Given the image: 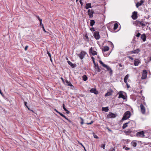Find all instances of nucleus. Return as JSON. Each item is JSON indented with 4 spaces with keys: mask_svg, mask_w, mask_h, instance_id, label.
Here are the masks:
<instances>
[{
    "mask_svg": "<svg viewBox=\"0 0 151 151\" xmlns=\"http://www.w3.org/2000/svg\"><path fill=\"white\" fill-rule=\"evenodd\" d=\"M80 119L81 120V124H83L84 123V122H83L84 120L81 117H80Z\"/></svg>",
    "mask_w": 151,
    "mask_h": 151,
    "instance_id": "35",
    "label": "nucleus"
},
{
    "mask_svg": "<svg viewBox=\"0 0 151 151\" xmlns=\"http://www.w3.org/2000/svg\"><path fill=\"white\" fill-rule=\"evenodd\" d=\"M93 36L96 40H99L100 38L99 32V31H95L93 34Z\"/></svg>",
    "mask_w": 151,
    "mask_h": 151,
    "instance_id": "4",
    "label": "nucleus"
},
{
    "mask_svg": "<svg viewBox=\"0 0 151 151\" xmlns=\"http://www.w3.org/2000/svg\"><path fill=\"white\" fill-rule=\"evenodd\" d=\"M145 25H147V24H148V25H149L150 24V23L149 22H145Z\"/></svg>",
    "mask_w": 151,
    "mask_h": 151,
    "instance_id": "59",
    "label": "nucleus"
},
{
    "mask_svg": "<svg viewBox=\"0 0 151 151\" xmlns=\"http://www.w3.org/2000/svg\"><path fill=\"white\" fill-rule=\"evenodd\" d=\"M24 104L25 105V106L27 107V106H28L27 105V102H24Z\"/></svg>",
    "mask_w": 151,
    "mask_h": 151,
    "instance_id": "57",
    "label": "nucleus"
},
{
    "mask_svg": "<svg viewBox=\"0 0 151 151\" xmlns=\"http://www.w3.org/2000/svg\"><path fill=\"white\" fill-rule=\"evenodd\" d=\"M141 111L143 114H144L145 112V107L142 104H141L140 105Z\"/></svg>",
    "mask_w": 151,
    "mask_h": 151,
    "instance_id": "11",
    "label": "nucleus"
},
{
    "mask_svg": "<svg viewBox=\"0 0 151 151\" xmlns=\"http://www.w3.org/2000/svg\"><path fill=\"white\" fill-rule=\"evenodd\" d=\"M107 129H108V130L109 131H111V129H110L109 128H107Z\"/></svg>",
    "mask_w": 151,
    "mask_h": 151,
    "instance_id": "64",
    "label": "nucleus"
},
{
    "mask_svg": "<svg viewBox=\"0 0 151 151\" xmlns=\"http://www.w3.org/2000/svg\"><path fill=\"white\" fill-rule=\"evenodd\" d=\"M126 150H130V148H129V147H125V146L124 147H123Z\"/></svg>",
    "mask_w": 151,
    "mask_h": 151,
    "instance_id": "37",
    "label": "nucleus"
},
{
    "mask_svg": "<svg viewBox=\"0 0 151 151\" xmlns=\"http://www.w3.org/2000/svg\"><path fill=\"white\" fill-rule=\"evenodd\" d=\"M91 58L92 59V60H95V59L93 57V56L91 57Z\"/></svg>",
    "mask_w": 151,
    "mask_h": 151,
    "instance_id": "60",
    "label": "nucleus"
},
{
    "mask_svg": "<svg viewBox=\"0 0 151 151\" xmlns=\"http://www.w3.org/2000/svg\"><path fill=\"white\" fill-rule=\"evenodd\" d=\"M131 115V113L129 111H126L124 114L122 120H125L128 119Z\"/></svg>",
    "mask_w": 151,
    "mask_h": 151,
    "instance_id": "3",
    "label": "nucleus"
},
{
    "mask_svg": "<svg viewBox=\"0 0 151 151\" xmlns=\"http://www.w3.org/2000/svg\"><path fill=\"white\" fill-rule=\"evenodd\" d=\"M140 33L139 32H138L136 35V36L137 37H139L140 36Z\"/></svg>",
    "mask_w": 151,
    "mask_h": 151,
    "instance_id": "42",
    "label": "nucleus"
},
{
    "mask_svg": "<svg viewBox=\"0 0 151 151\" xmlns=\"http://www.w3.org/2000/svg\"><path fill=\"white\" fill-rule=\"evenodd\" d=\"M126 84H127V88H130V86H129L128 84V83H126Z\"/></svg>",
    "mask_w": 151,
    "mask_h": 151,
    "instance_id": "55",
    "label": "nucleus"
},
{
    "mask_svg": "<svg viewBox=\"0 0 151 151\" xmlns=\"http://www.w3.org/2000/svg\"><path fill=\"white\" fill-rule=\"evenodd\" d=\"M27 108L30 111L31 109H30V108L28 107V106H27Z\"/></svg>",
    "mask_w": 151,
    "mask_h": 151,
    "instance_id": "62",
    "label": "nucleus"
},
{
    "mask_svg": "<svg viewBox=\"0 0 151 151\" xmlns=\"http://www.w3.org/2000/svg\"><path fill=\"white\" fill-rule=\"evenodd\" d=\"M0 93L2 95L3 93H2V92H1V90L0 89Z\"/></svg>",
    "mask_w": 151,
    "mask_h": 151,
    "instance_id": "63",
    "label": "nucleus"
},
{
    "mask_svg": "<svg viewBox=\"0 0 151 151\" xmlns=\"http://www.w3.org/2000/svg\"><path fill=\"white\" fill-rule=\"evenodd\" d=\"M140 51V50L139 48H138L136 50L131 51V52L133 53H138Z\"/></svg>",
    "mask_w": 151,
    "mask_h": 151,
    "instance_id": "21",
    "label": "nucleus"
},
{
    "mask_svg": "<svg viewBox=\"0 0 151 151\" xmlns=\"http://www.w3.org/2000/svg\"><path fill=\"white\" fill-rule=\"evenodd\" d=\"M42 27L43 28V29L44 31L45 32H46V31L45 29V28H44L43 24H42Z\"/></svg>",
    "mask_w": 151,
    "mask_h": 151,
    "instance_id": "46",
    "label": "nucleus"
},
{
    "mask_svg": "<svg viewBox=\"0 0 151 151\" xmlns=\"http://www.w3.org/2000/svg\"><path fill=\"white\" fill-rule=\"evenodd\" d=\"M42 20H40V25L42 27V24H42Z\"/></svg>",
    "mask_w": 151,
    "mask_h": 151,
    "instance_id": "50",
    "label": "nucleus"
},
{
    "mask_svg": "<svg viewBox=\"0 0 151 151\" xmlns=\"http://www.w3.org/2000/svg\"><path fill=\"white\" fill-rule=\"evenodd\" d=\"M70 88L72 89H73L74 87V86L72 85H71L70 86Z\"/></svg>",
    "mask_w": 151,
    "mask_h": 151,
    "instance_id": "53",
    "label": "nucleus"
},
{
    "mask_svg": "<svg viewBox=\"0 0 151 151\" xmlns=\"http://www.w3.org/2000/svg\"><path fill=\"white\" fill-rule=\"evenodd\" d=\"M105 144H102L101 145V147L103 149L105 148Z\"/></svg>",
    "mask_w": 151,
    "mask_h": 151,
    "instance_id": "36",
    "label": "nucleus"
},
{
    "mask_svg": "<svg viewBox=\"0 0 151 151\" xmlns=\"http://www.w3.org/2000/svg\"><path fill=\"white\" fill-rule=\"evenodd\" d=\"M78 144L80 145H81L82 147H83V148H84V146L83 145L81 142H78Z\"/></svg>",
    "mask_w": 151,
    "mask_h": 151,
    "instance_id": "49",
    "label": "nucleus"
},
{
    "mask_svg": "<svg viewBox=\"0 0 151 151\" xmlns=\"http://www.w3.org/2000/svg\"><path fill=\"white\" fill-rule=\"evenodd\" d=\"M88 13L90 18H92L93 17V14L94 13V12L92 9L91 10L89 9L88 10Z\"/></svg>",
    "mask_w": 151,
    "mask_h": 151,
    "instance_id": "5",
    "label": "nucleus"
},
{
    "mask_svg": "<svg viewBox=\"0 0 151 151\" xmlns=\"http://www.w3.org/2000/svg\"><path fill=\"white\" fill-rule=\"evenodd\" d=\"M28 46H27V45L25 47V48H24V49H25V51H26V50H27V48H28Z\"/></svg>",
    "mask_w": 151,
    "mask_h": 151,
    "instance_id": "51",
    "label": "nucleus"
},
{
    "mask_svg": "<svg viewBox=\"0 0 151 151\" xmlns=\"http://www.w3.org/2000/svg\"><path fill=\"white\" fill-rule=\"evenodd\" d=\"M90 30H91L92 31H95V29L93 27H92V28H91L90 29Z\"/></svg>",
    "mask_w": 151,
    "mask_h": 151,
    "instance_id": "45",
    "label": "nucleus"
},
{
    "mask_svg": "<svg viewBox=\"0 0 151 151\" xmlns=\"http://www.w3.org/2000/svg\"><path fill=\"white\" fill-rule=\"evenodd\" d=\"M90 92L92 93H94L95 94H97L98 93V91L96 90V88H91L90 90Z\"/></svg>",
    "mask_w": 151,
    "mask_h": 151,
    "instance_id": "14",
    "label": "nucleus"
},
{
    "mask_svg": "<svg viewBox=\"0 0 151 151\" xmlns=\"http://www.w3.org/2000/svg\"><path fill=\"white\" fill-rule=\"evenodd\" d=\"M82 77L83 80L84 81H86L88 78L87 76L86 75H83Z\"/></svg>",
    "mask_w": 151,
    "mask_h": 151,
    "instance_id": "30",
    "label": "nucleus"
},
{
    "mask_svg": "<svg viewBox=\"0 0 151 151\" xmlns=\"http://www.w3.org/2000/svg\"><path fill=\"white\" fill-rule=\"evenodd\" d=\"M63 108L64 111H65L67 109H66V108H65V105L64 104H63Z\"/></svg>",
    "mask_w": 151,
    "mask_h": 151,
    "instance_id": "38",
    "label": "nucleus"
},
{
    "mask_svg": "<svg viewBox=\"0 0 151 151\" xmlns=\"http://www.w3.org/2000/svg\"><path fill=\"white\" fill-rule=\"evenodd\" d=\"M132 131L129 129H128L127 130L124 131V133L126 135H129L130 134Z\"/></svg>",
    "mask_w": 151,
    "mask_h": 151,
    "instance_id": "26",
    "label": "nucleus"
},
{
    "mask_svg": "<svg viewBox=\"0 0 151 151\" xmlns=\"http://www.w3.org/2000/svg\"><path fill=\"white\" fill-rule=\"evenodd\" d=\"M131 144L133 147H135L137 145V143L135 142H132L131 143Z\"/></svg>",
    "mask_w": 151,
    "mask_h": 151,
    "instance_id": "33",
    "label": "nucleus"
},
{
    "mask_svg": "<svg viewBox=\"0 0 151 151\" xmlns=\"http://www.w3.org/2000/svg\"><path fill=\"white\" fill-rule=\"evenodd\" d=\"M36 17L40 21V20H42V19H40L39 16L37 15L36 16Z\"/></svg>",
    "mask_w": 151,
    "mask_h": 151,
    "instance_id": "47",
    "label": "nucleus"
},
{
    "mask_svg": "<svg viewBox=\"0 0 151 151\" xmlns=\"http://www.w3.org/2000/svg\"><path fill=\"white\" fill-rule=\"evenodd\" d=\"M128 58H129L130 59H131L132 60H134V59L133 58H132V57H131L130 56H128Z\"/></svg>",
    "mask_w": 151,
    "mask_h": 151,
    "instance_id": "40",
    "label": "nucleus"
},
{
    "mask_svg": "<svg viewBox=\"0 0 151 151\" xmlns=\"http://www.w3.org/2000/svg\"><path fill=\"white\" fill-rule=\"evenodd\" d=\"M140 62L139 60L137 59H136L134 60V64L135 66H137L138 65L139 63Z\"/></svg>",
    "mask_w": 151,
    "mask_h": 151,
    "instance_id": "18",
    "label": "nucleus"
},
{
    "mask_svg": "<svg viewBox=\"0 0 151 151\" xmlns=\"http://www.w3.org/2000/svg\"><path fill=\"white\" fill-rule=\"evenodd\" d=\"M93 122V121H91V122H90V123H86V124L88 125H90V124H92Z\"/></svg>",
    "mask_w": 151,
    "mask_h": 151,
    "instance_id": "43",
    "label": "nucleus"
},
{
    "mask_svg": "<svg viewBox=\"0 0 151 151\" xmlns=\"http://www.w3.org/2000/svg\"><path fill=\"white\" fill-rule=\"evenodd\" d=\"M59 114H60V115H61L62 117L64 118L65 119H67V118L63 114H62L61 113H59Z\"/></svg>",
    "mask_w": 151,
    "mask_h": 151,
    "instance_id": "34",
    "label": "nucleus"
},
{
    "mask_svg": "<svg viewBox=\"0 0 151 151\" xmlns=\"http://www.w3.org/2000/svg\"><path fill=\"white\" fill-rule=\"evenodd\" d=\"M118 94H119V96H118L119 98L120 99L121 98H122L124 100L126 99L125 96L123 94V91H120L119 92Z\"/></svg>",
    "mask_w": 151,
    "mask_h": 151,
    "instance_id": "10",
    "label": "nucleus"
},
{
    "mask_svg": "<svg viewBox=\"0 0 151 151\" xmlns=\"http://www.w3.org/2000/svg\"><path fill=\"white\" fill-rule=\"evenodd\" d=\"M116 117V114H114L112 113H110L109 114L107 115V117L108 118H114Z\"/></svg>",
    "mask_w": 151,
    "mask_h": 151,
    "instance_id": "9",
    "label": "nucleus"
},
{
    "mask_svg": "<svg viewBox=\"0 0 151 151\" xmlns=\"http://www.w3.org/2000/svg\"><path fill=\"white\" fill-rule=\"evenodd\" d=\"M66 120H67L70 123H72V122L69 120L68 118H67V119H66Z\"/></svg>",
    "mask_w": 151,
    "mask_h": 151,
    "instance_id": "52",
    "label": "nucleus"
},
{
    "mask_svg": "<svg viewBox=\"0 0 151 151\" xmlns=\"http://www.w3.org/2000/svg\"><path fill=\"white\" fill-rule=\"evenodd\" d=\"M113 92L112 90H111L109 92H107L105 95V96L106 97L108 96H110L112 95V93Z\"/></svg>",
    "mask_w": 151,
    "mask_h": 151,
    "instance_id": "15",
    "label": "nucleus"
},
{
    "mask_svg": "<svg viewBox=\"0 0 151 151\" xmlns=\"http://www.w3.org/2000/svg\"><path fill=\"white\" fill-rule=\"evenodd\" d=\"M65 111H66V113L67 114H69L70 113V111H68L67 109H66Z\"/></svg>",
    "mask_w": 151,
    "mask_h": 151,
    "instance_id": "48",
    "label": "nucleus"
},
{
    "mask_svg": "<svg viewBox=\"0 0 151 151\" xmlns=\"http://www.w3.org/2000/svg\"><path fill=\"white\" fill-rule=\"evenodd\" d=\"M102 110L103 111H105V112H108L109 111V109L108 107H102Z\"/></svg>",
    "mask_w": 151,
    "mask_h": 151,
    "instance_id": "25",
    "label": "nucleus"
},
{
    "mask_svg": "<svg viewBox=\"0 0 151 151\" xmlns=\"http://www.w3.org/2000/svg\"><path fill=\"white\" fill-rule=\"evenodd\" d=\"M61 80H62L63 82H64V79H63V78L61 77Z\"/></svg>",
    "mask_w": 151,
    "mask_h": 151,
    "instance_id": "61",
    "label": "nucleus"
},
{
    "mask_svg": "<svg viewBox=\"0 0 151 151\" xmlns=\"http://www.w3.org/2000/svg\"><path fill=\"white\" fill-rule=\"evenodd\" d=\"M66 83L67 85L68 86H70L71 85H72V84L70 82V81H68V80H66Z\"/></svg>",
    "mask_w": 151,
    "mask_h": 151,
    "instance_id": "32",
    "label": "nucleus"
},
{
    "mask_svg": "<svg viewBox=\"0 0 151 151\" xmlns=\"http://www.w3.org/2000/svg\"><path fill=\"white\" fill-rule=\"evenodd\" d=\"M109 47L107 46H105L104 47V49L102 50V51L104 52L107 51L109 50Z\"/></svg>",
    "mask_w": 151,
    "mask_h": 151,
    "instance_id": "24",
    "label": "nucleus"
},
{
    "mask_svg": "<svg viewBox=\"0 0 151 151\" xmlns=\"http://www.w3.org/2000/svg\"><path fill=\"white\" fill-rule=\"evenodd\" d=\"M93 64H94V66H96V65H97V64H96V63H95V60H93Z\"/></svg>",
    "mask_w": 151,
    "mask_h": 151,
    "instance_id": "54",
    "label": "nucleus"
},
{
    "mask_svg": "<svg viewBox=\"0 0 151 151\" xmlns=\"http://www.w3.org/2000/svg\"><path fill=\"white\" fill-rule=\"evenodd\" d=\"M85 8L86 9H88L89 8H91V3H87L86 4Z\"/></svg>",
    "mask_w": 151,
    "mask_h": 151,
    "instance_id": "22",
    "label": "nucleus"
},
{
    "mask_svg": "<svg viewBox=\"0 0 151 151\" xmlns=\"http://www.w3.org/2000/svg\"><path fill=\"white\" fill-rule=\"evenodd\" d=\"M132 19L135 20L137 18V12H134L132 13Z\"/></svg>",
    "mask_w": 151,
    "mask_h": 151,
    "instance_id": "13",
    "label": "nucleus"
},
{
    "mask_svg": "<svg viewBox=\"0 0 151 151\" xmlns=\"http://www.w3.org/2000/svg\"><path fill=\"white\" fill-rule=\"evenodd\" d=\"M141 38L143 41H145L146 39V36L145 34H142L141 36Z\"/></svg>",
    "mask_w": 151,
    "mask_h": 151,
    "instance_id": "20",
    "label": "nucleus"
},
{
    "mask_svg": "<svg viewBox=\"0 0 151 151\" xmlns=\"http://www.w3.org/2000/svg\"><path fill=\"white\" fill-rule=\"evenodd\" d=\"M109 151H115V150L114 148H111L110 149Z\"/></svg>",
    "mask_w": 151,
    "mask_h": 151,
    "instance_id": "41",
    "label": "nucleus"
},
{
    "mask_svg": "<svg viewBox=\"0 0 151 151\" xmlns=\"http://www.w3.org/2000/svg\"><path fill=\"white\" fill-rule=\"evenodd\" d=\"M129 77L128 74L124 78V81L126 83H127V80L128 79Z\"/></svg>",
    "mask_w": 151,
    "mask_h": 151,
    "instance_id": "23",
    "label": "nucleus"
},
{
    "mask_svg": "<svg viewBox=\"0 0 151 151\" xmlns=\"http://www.w3.org/2000/svg\"><path fill=\"white\" fill-rule=\"evenodd\" d=\"M54 110L57 113H58L59 114V113H60V112H59L56 109H54Z\"/></svg>",
    "mask_w": 151,
    "mask_h": 151,
    "instance_id": "56",
    "label": "nucleus"
},
{
    "mask_svg": "<svg viewBox=\"0 0 151 151\" xmlns=\"http://www.w3.org/2000/svg\"><path fill=\"white\" fill-rule=\"evenodd\" d=\"M84 39L85 41L88 42L89 41V38L87 34L85 35L84 37Z\"/></svg>",
    "mask_w": 151,
    "mask_h": 151,
    "instance_id": "27",
    "label": "nucleus"
},
{
    "mask_svg": "<svg viewBox=\"0 0 151 151\" xmlns=\"http://www.w3.org/2000/svg\"><path fill=\"white\" fill-rule=\"evenodd\" d=\"M147 70H143V73L141 77V79H145L147 78Z\"/></svg>",
    "mask_w": 151,
    "mask_h": 151,
    "instance_id": "6",
    "label": "nucleus"
},
{
    "mask_svg": "<svg viewBox=\"0 0 151 151\" xmlns=\"http://www.w3.org/2000/svg\"><path fill=\"white\" fill-rule=\"evenodd\" d=\"M130 122L129 121L128 122H126L123 125V126L122 127V128L123 129H124L125 128H126L127 126V124L129 123Z\"/></svg>",
    "mask_w": 151,
    "mask_h": 151,
    "instance_id": "29",
    "label": "nucleus"
},
{
    "mask_svg": "<svg viewBox=\"0 0 151 151\" xmlns=\"http://www.w3.org/2000/svg\"><path fill=\"white\" fill-rule=\"evenodd\" d=\"M93 136L95 138H96V139H98L99 138V137H98V136H97L95 134L93 133Z\"/></svg>",
    "mask_w": 151,
    "mask_h": 151,
    "instance_id": "39",
    "label": "nucleus"
},
{
    "mask_svg": "<svg viewBox=\"0 0 151 151\" xmlns=\"http://www.w3.org/2000/svg\"><path fill=\"white\" fill-rule=\"evenodd\" d=\"M47 53L48 54V56L50 57H51V54H50V52L48 51H47Z\"/></svg>",
    "mask_w": 151,
    "mask_h": 151,
    "instance_id": "44",
    "label": "nucleus"
},
{
    "mask_svg": "<svg viewBox=\"0 0 151 151\" xmlns=\"http://www.w3.org/2000/svg\"><path fill=\"white\" fill-rule=\"evenodd\" d=\"M133 24L136 26L139 27L141 26L144 27L145 26V24L144 22L143 21L141 22L138 20L134 21L133 23Z\"/></svg>",
    "mask_w": 151,
    "mask_h": 151,
    "instance_id": "2",
    "label": "nucleus"
},
{
    "mask_svg": "<svg viewBox=\"0 0 151 151\" xmlns=\"http://www.w3.org/2000/svg\"><path fill=\"white\" fill-rule=\"evenodd\" d=\"M118 26V24L117 23H115L114 24V30L116 29Z\"/></svg>",
    "mask_w": 151,
    "mask_h": 151,
    "instance_id": "31",
    "label": "nucleus"
},
{
    "mask_svg": "<svg viewBox=\"0 0 151 151\" xmlns=\"http://www.w3.org/2000/svg\"><path fill=\"white\" fill-rule=\"evenodd\" d=\"M99 63L101 64L104 67L106 68L107 69V71H109L110 75H112L113 73V71L111 68L109 66L105 64L101 60L99 61Z\"/></svg>",
    "mask_w": 151,
    "mask_h": 151,
    "instance_id": "1",
    "label": "nucleus"
},
{
    "mask_svg": "<svg viewBox=\"0 0 151 151\" xmlns=\"http://www.w3.org/2000/svg\"><path fill=\"white\" fill-rule=\"evenodd\" d=\"M144 1L142 0H141L140 2H137L136 4V6L137 8H138L141 5L144 3Z\"/></svg>",
    "mask_w": 151,
    "mask_h": 151,
    "instance_id": "17",
    "label": "nucleus"
},
{
    "mask_svg": "<svg viewBox=\"0 0 151 151\" xmlns=\"http://www.w3.org/2000/svg\"><path fill=\"white\" fill-rule=\"evenodd\" d=\"M68 63L72 68H74L76 66V64H73L70 61H68Z\"/></svg>",
    "mask_w": 151,
    "mask_h": 151,
    "instance_id": "16",
    "label": "nucleus"
},
{
    "mask_svg": "<svg viewBox=\"0 0 151 151\" xmlns=\"http://www.w3.org/2000/svg\"><path fill=\"white\" fill-rule=\"evenodd\" d=\"M119 67H122V65L121 63H119Z\"/></svg>",
    "mask_w": 151,
    "mask_h": 151,
    "instance_id": "58",
    "label": "nucleus"
},
{
    "mask_svg": "<svg viewBox=\"0 0 151 151\" xmlns=\"http://www.w3.org/2000/svg\"><path fill=\"white\" fill-rule=\"evenodd\" d=\"M136 136L137 137H145L143 131L138 132L137 133Z\"/></svg>",
    "mask_w": 151,
    "mask_h": 151,
    "instance_id": "7",
    "label": "nucleus"
},
{
    "mask_svg": "<svg viewBox=\"0 0 151 151\" xmlns=\"http://www.w3.org/2000/svg\"><path fill=\"white\" fill-rule=\"evenodd\" d=\"M86 52L84 51H81L78 55V56L81 59H82L85 55Z\"/></svg>",
    "mask_w": 151,
    "mask_h": 151,
    "instance_id": "8",
    "label": "nucleus"
},
{
    "mask_svg": "<svg viewBox=\"0 0 151 151\" xmlns=\"http://www.w3.org/2000/svg\"><path fill=\"white\" fill-rule=\"evenodd\" d=\"M95 23V22L94 20H90V25L91 26L93 27Z\"/></svg>",
    "mask_w": 151,
    "mask_h": 151,
    "instance_id": "28",
    "label": "nucleus"
},
{
    "mask_svg": "<svg viewBox=\"0 0 151 151\" xmlns=\"http://www.w3.org/2000/svg\"><path fill=\"white\" fill-rule=\"evenodd\" d=\"M94 68L97 72H100L101 71V69L99 68L98 64L96 66H95Z\"/></svg>",
    "mask_w": 151,
    "mask_h": 151,
    "instance_id": "19",
    "label": "nucleus"
},
{
    "mask_svg": "<svg viewBox=\"0 0 151 151\" xmlns=\"http://www.w3.org/2000/svg\"><path fill=\"white\" fill-rule=\"evenodd\" d=\"M89 53L92 54L93 55H97V52L96 51L93 50L92 47H91L89 50Z\"/></svg>",
    "mask_w": 151,
    "mask_h": 151,
    "instance_id": "12",
    "label": "nucleus"
}]
</instances>
